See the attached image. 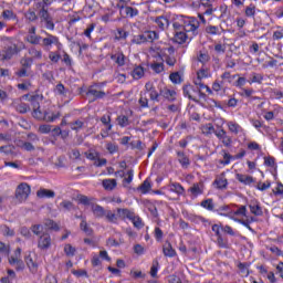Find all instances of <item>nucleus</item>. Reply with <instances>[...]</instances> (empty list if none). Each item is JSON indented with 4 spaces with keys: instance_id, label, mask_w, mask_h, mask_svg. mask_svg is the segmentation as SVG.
Instances as JSON below:
<instances>
[{
    "instance_id": "0e129e2a",
    "label": "nucleus",
    "mask_w": 283,
    "mask_h": 283,
    "mask_svg": "<svg viewBox=\"0 0 283 283\" xmlns=\"http://www.w3.org/2000/svg\"><path fill=\"white\" fill-rule=\"evenodd\" d=\"M130 222H133V224H134V227H136V229H143V227H145V223H143V219L140 217H136V213L133 214Z\"/></svg>"
},
{
    "instance_id": "b1692460",
    "label": "nucleus",
    "mask_w": 283,
    "mask_h": 283,
    "mask_svg": "<svg viewBox=\"0 0 283 283\" xmlns=\"http://www.w3.org/2000/svg\"><path fill=\"white\" fill-rule=\"evenodd\" d=\"M188 32L184 30H175L174 41L175 43H178V45H182L184 43H187V40L189 39Z\"/></svg>"
},
{
    "instance_id": "ddd939ff",
    "label": "nucleus",
    "mask_w": 283,
    "mask_h": 283,
    "mask_svg": "<svg viewBox=\"0 0 283 283\" xmlns=\"http://www.w3.org/2000/svg\"><path fill=\"white\" fill-rule=\"evenodd\" d=\"M43 38L36 34V27H31L29 29V34L25 38V41L31 45H41V40Z\"/></svg>"
},
{
    "instance_id": "e2e57ef3",
    "label": "nucleus",
    "mask_w": 283,
    "mask_h": 283,
    "mask_svg": "<svg viewBox=\"0 0 283 283\" xmlns=\"http://www.w3.org/2000/svg\"><path fill=\"white\" fill-rule=\"evenodd\" d=\"M217 247H219V249H229V239L219 237L217 239Z\"/></svg>"
},
{
    "instance_id": "423d86ee",
    "label": "nucleus",
    "mask_w": 283,
    "mask_h": 283,
    "mask_svg": "<svg viewBox=\"0 0 283 283\" xmlns=\"http://www.w3.org/2000/svg\"><path fill=\"white\" fill-rule=\"evenodd\" d=\"M185 98H189L193 103H198V97L202 98L203 101L207 98V94L203 92L198 91V88L191 84H186L182 87Z\"/></svg>"
},
{
    "instance_id": "9d476101",
    "label": "nucleus",
    "mask_w": 283,
    "mask_h": 283,
    "mask_svg": "<svg viewBox=\"0 0 283 283\" xmlns=\"http://www.w3.org/2000/svg\"><path fill=\"white\" fill-rule=\"evenodd\" d=\"M41 42H42L41 46L44 50H52V45H61V42L59 41V36L49 32H45V38H42Z\"/></svg>"
},
{
    "instance_id": "2eb2a0df",
    "label": "nucleus",
    "mask_w": 283,
    "mask_h": 283,
    "mask_svg": "<svg viewBox=\"0 0 283 283\" xmlns=\"http://www.w3.org/2000/svg\"><path fill=\"white\" fill-rule=\"evenodd\" d=\"M145 90L146 92L149 93V98L150 101H154L155 103H160V91L158 93V91L156 90V86H154V83L151 82H147L145 84Z\"/></svg>"
},
{
    "instance_id": "aec40b11",
    "label": "nucleus",
    "mask_w": 283,
    "mask_h": 283,
    "mask_svg": "<svg viewBox=\"0 0 283 283\" xmlns=\"http://www.w3.org/2000/svg\"><path fill=\"white\" fill-rule=\"evenodd\" d=\"M176 154L178 163L181 165L182 169H189L191 165V159H189V156H187V154L182 150H177Z\"/></svg>"
},
{
    "instance_id": "6ab92c4d",
    "label": "nucleus",
    "mask_w": 283,
    "mask_h": 283,
    "mask_svg": "<svg viewBox=\"0 0 283 283\" xmlns=\"http://www.w3.org/2000/svg\"><path fill=\"white\" fill-rule=\"evenodd\" d=\"M188 193L191 195L192 198H198V196H202L205 193V184L196 182L189 189Z\"/></svg>"
},
{
    "instance_id": "5701e85b",
    "label": "nucleus",
    "mask_w": 283,
    "mask_h": 283,
    "mask_svg": "<svg viewBox=\"0 0 283 283\" xmlns=\"http://www.w3.org/2000/svg\"><path fill=\"white\" fill-rule=\"evenodd\" d=\"M17 54V46H8L0 51V61H10Z\"/></svg>"
},
{
    "instance_id": "8fccbe9b",
    "label": "nucleus",
    "mask_w": 283,
    "mask_h": 283,
    "mask_svg": "<svg viewBox=\"0 0 283 283\" xmlns=\"http://www.w3.org/2000/svg\"><path fill=\"white\" fill-rule=\"evenodd\" d=\"M169 80L174 85H180L182 83V75H180V72H172L169 75Z\"/></svg>"
},
{
    "instance_id": "20e7f679",
    "label": "nucleus",
    "mask_w": 283,
    "mask_h": 283,
    "mask_svg": "<svg viewBox=\"0 0 283 283\" xmlns=\"http://www.w3.org/2000/svg\"><path fill=\"white\" fill-rule=\"evenodd\" d=\"M158 56L161 60V63H166L168 67H174L176 63H178V60L176 59V48L174 46L159 49Z\"/></svg>"
},
{
    "instance_id": "c85d7f7f",
    "label": "nucleus",
    "mask_w": 283,
    "mask_h": 283,
    "mask_svg": "<svg viewBox=\"0 0 283 283\" xmlns=\"http://www.w3.org/2000/svg\"><path fill=\"white\" fill-rule=\"evenodd\" d=\"M134 211L127 209V208H118L117 209V216L118 218H122V220H132L134 218Z\"/></svg>"
},
{
    "instance_id": "3c124183",
    "label": "nucleus",
    "mask_w": 283,
    "mask_h": 283,
    "mask_svg": "<svg viewBox=\"0 0 283 283\" xmlns=\"http://www.w3.org/2000/svg\"><path fill=\"white\" fill-rule=\"evenodd\" d=\"M275 28H276V30L273 31V34H272L273 41H282V39H283V27L282 25H276Z\"/></svg>"
},
{
    "instance_id": "13d9d810",
    "label": "nucleus",
    "mask_w": 283,
    "mask_h": 283,
    "mask_svg": "<svg viewBox=\"0 0 283 283\" xmlns=\"http://www.w3.org/2000/svg\"><path fill=\"white\" fill-rule=\"evenodd\" d=\"M96 30V23H90L87 24L86 29L83 32V36H86V39H92V32Z\"/></svg>"
},
{
    "instance_id": "1a4fd4ad",
    "label": "nucleus",
    "mask_w": 283,
    "mask_h": 283,
    "mask_svg": "<svg viewBox=\"0 0 283 283\" xmlns=\"http://www.w3.org/2000/svg\"><path fill=\"white\" fill-rule=\"evenodd\" d=\"M21 248H17L13 255L9 258V264H11V266H14L15 264L17 271H23V269H25V263L21 260Z\"/></svg>"
},
{
    "instance_id": "6e6552de",
    "label": "nucleus",
    "mask_w": 283,
    "mask_h": 283,
    "mask_svg": "<svg viewBox=\"0 0 283 283\" xmlns=\"http://www.w3.org/2000/svg\"><path fill=\"white\" fill-rule=\"evenodd\" d=\"M30 193H32V187L28 182H21L15 189V198L20 202H25L30 198Z\"/></svg>"
},
{
    "instance_id": "4468645a",
    "label": "nucleus",
    "mask_w": 283,
    "mask_h": 283,
    "mask_svg": "<svg viewBox=\"0 0 283 283\" xmlns=\"http://www.w3.org/2000/svg\"><path fill=\"white\" fill-rule=\"evenodd\" d=\"M119 14L125 19H134V17H138L139 11L136 8L129 6H122L119 9Z\"/></svg>"
},
{
    "instance_id": "c9c22d12",
    "label": "nucleus",
    "mask_w": 283,
    "mask_h": 283,
    "mask_svg": "<svg viewBox=\"0 0 283 283\" xmlns=\"http://www.w3.org/2000/svg\"><path fill=\"white\" fill-rule=\"evenodd\" d=\"M264 82V74L261 73H252L250 80H248L249 85H253L256 83L258 85H262Z\"/></svg>"
},
{
    "instance_id": "9b49d317",
    "label": "nucleus",
    "mask_w": 283,
    "mask_h": 283,
    "mask_svg": "<svg viewBox=\"0 0 283 283\" xmlns=\"http://www.w3.org/2000/svg\"><path fill=\"white\" fill-rule=\"evenodd\" d=\"M52 247V237L48 232H43L38 239V249L48 251Z\"/></svg>"
},
{
    "instance_id": "473e14b6",
    "label": "nucleus",
    "mask_w": 283,
    "mask_h": 283,
    "mask_svg": "<svg viewBox=\"0 0 283 283\" xmlns=\"http://www.w3.org/2000/svg\"><path fill=\"white\" fill-rule=\"evenodd\" d=\"M132 76L135 81H140L145 76V67L143 65L135 66L132 71Z\"/></svg>"
},
{
    "instance_id": "f704fd0d",
    "label": "nucleus",
    "mask_w": 283,
    "mask_h": 283,
    "mask_svg": "<svg viewBox=\"0 0 283 283\" xmlns=\"http://www.w3.org/2000/svg\"><path fill=\"white\" fill-rule=\"evenodd\" d=\"M102 186L104 187L105 191H114V188L118 187V182L116 179H104L102 181Z\"/></svg>"
},
{
    "instance_id": "69168bd1",
    "label": "nucleus",
    "mask_w": 283,
    "mask_h": 283,
    "mask_svg": "<svg viewBox=\"0 0 283 283\" xmlns=\"http://www.w3.org/2000/svg\"><path fill=\"white\" fill-rule=\"evenodd\" d=\"M154 238L156 242H163V238H165V233L163 232V229H160V227H155Z\"/></svg>"
},
{
    "instance_id": "39448f33",
    "label": "nucleus",
    "mask_w": 283,
    "mask_h": 283,
    "mask_svg": "<svg viewBox=\"0 0 283 283\" xmlns=\"http://www.w3.org/2000/svg\"><path fill=\"white\" fill-rule=\"evenodd\" d=\"M105 85H107V82L93 83L88 86L86 96H88V98H92V103H94V101H101L107 96V93L103 91V87H105Z\"/></svg>"
},
{
    "instance_id": "a19ab883",
    "label": "nucleus",
    "mask_w": 283,
    "mask_h": 283,
    "mask_svg": "<svg viewBox=\"0 0 283 283\" xmlns=\"http://www.w3.org/2000/svg\"><path fill=\"white\" fill-rule=\"evenodd\" d=\"M163 253L166 258H176L177 255L176 250L169 242L164 245Z\"/></svg>"
},
{
    "instance_id": "ea45409f",
    "label": "nucleus",
    "mask_w": 283,
    "mask_h": 283,
    "mask_svg": "<svg viewBox=\"0 0 283 283\" xmlns=\"http://www.w3.org/2000/svg\"><path fill=\"white\" fill-rule=\"evenodd\" d=\"M38 198H54L56 196V192L50 189L42 188L36 191Z\"/></svg>"
},
{
    "instance_id": "c756f323",
    "label": "nucleus",
    "mask_w": 283,
    "mask_h": 283,
    "mask_svg": "<svg viewBox=\"0 0 283 283\" xmlns=\"http://www.w3.org/2000/svg\"><path fill=\"white\" fill-rule=\"evenodd\" d=\"M52 3H56V0H42L40 2L34 3L35 10H39V12H43V10H48Z\"/></svg>"
},
{
    "instance_id": "f3484780",
    "label": "nucleus",
    "mask_w": 283,
    "mask_h": 283,
    "mask_svg": "<svg viewBox=\"0 0 283 283\" xmlns=\"http://www.w3.org/2000/svg\"><path fill=\"white\" fill-rule=\"evenodd\" d=\"M169 191L170 193H176L179 198L187 196V190H185V187L180 182H170Z\"/></svg>"
},
{
    "instance_id": "f03ea898",
    "label": "nucleus",
    "mask_w": 283,
    "mask_h": 283,
    "mask_svg": "<svg viewBox=\"0 0 283 283\" xmlns=\"http://www.w3.org/2000/svg\"><path fill=\"white\" fill-rule=\"evenodd\" d=\"M33 112L32 116L33 118H36L38 120H45L46 123H54V120H57V118H61V113H54L52 111H45L41 112V104L36 102V99H31Z\"/></svg>"
},
{
    "instance_id": "dca6fc26",
    "label": "nucleus",
    "mask_w": 283,
    "mask_h": 283,
    "mask_svg": "<svg viewBox=\"0 0 283 283\" xmlns=\"http://www.w3.org/2000/svg\"><path fill=\"white\" fill-rule=\"evenodd\" d=\"M199 10H203L206 17H211L216 9H213V1L211 0H200Z\"/></svg>"
},
{
    "instance_id": "72a5a7b5",
    "label": "nucleus",
    "mask_w": 283,
    "mask_h": 283,
    "mask_svg": "<svg viewBox=\"0 0 283 283\" xmlns=\"http://www.w3.org/2000/svg\"><path fill=\"white\" fill-rule=\"evenodd\" d=\"M200 207H202V209H206V211H211V212L216 211V203L211 198L202 200L200 202Z\"/></svg>"
},
{
    "instance_id": "774afa93",
    "label": "nucleus",
    "mask_w": 283,
    "mask_h": 283,
    "mask_svg": "<svg viewBox=\"0 0 283 283\" xmlns=\"http://www.w3.org/2000/svg\"><path fill=\"white\" fill-rule=\"evenodd\" d=\"M21 149H24V151H34L36 148L34 147V144L31 142H21L20 145Z\"/></svg>"
},
{
    "instance_id": "4c0bfd02",
    "label": "nucleus",
    "mask_w": 283,
    "mask_h": 283,
    "mask_svg": "<svg viewBox=\"0 0 283 283\" xmlns=\"http://www.w3.org/2000/svg\"><path fill=\"white\" fill-rule=\"evenodd\" d=\"M149 67L155 74H163V72H165L164 62H153L150 63Z\"/></svg>"
},
{
    "instance_id": "de8ad7c7",
    "label": "nucleus",
    "mask_w": 283,
    "mask_h": 283,
    "mask_svg": "<svg viewBox=\"0 0 283 283\" xmlns=\"http://www.w3.org/2000/svg\"><path fill=\"white\" fill-rule=\"evenodd\" d=\"M29 54L32 56V59H35L38 61H41L43 59V51L41 49H36L34 46L29 49Z\"/></svg>"
},
{
    "instance_id": "680f3d73",
    "label": "nucleus",
    "mask_w": 283,
    "mask_h": 283,
    "mask_svg": "<svg viewBox=\"0 0 283 283\" xmlns=\"http://www.w3.org/2000/svg\"><path fill=\"white\" fill-rule=\"evenodd\" d=\"M237 266L240 273H242V275H244L245 277H249V266H251L249 263L239 262Z\"/></svg>"
},
{
    "instance_id": "f257e3e1",
    "label": "nucleus",
    "mask_w": 283,
    "mask_h": 283,
    "mask_svg": "<svg viewBox=\"0 0 283 283\" xmlns=\"http://www.w3.org/2000/svg\"><path fill=\"white\" fill-rule=\"evenodd\" d=\"M174 30H184L192 36H198L200 30V21L196 17L176 15L172 20Z\"/></svg>"
},
{
    "instance_id": "603ef678",
    "label": "nucleus",
    "mask_w": 283,
    "mask_h": 283,
    "mask_svg": "<svg viewBox=\"0 0 283 283\" xmlns=\"http://www.w3.org/2000/svg\"><path fill=\"white\" fill-rule=\"evenodd\" d=\"M250 208V212L253 214V216H262L264 212L262 211V207H260L259 203H251L249 206Z\"/></svg>"
},
{
    "instance_id": "6e6d98bb",
    "label": "nucleus",
    "mask_w": 283,
    "mask_h": 283,
    "mask_svg": "<svg viewBox=\"0 0 283 283\" xmlns=\"http://www.w3.org/2000/svg\"><path fill=\"white\" fill-rule=\"evenodd\" d=\"M64 253L67 258H74L76 255V248L72 247V244L67 243L64 245Z\"/></svg>"
},
{
    "instance_id": "7c9ffc66",
    "label": "nucleus",
    "mask_w": 283,
    "mask_h": 283,
    "mask_svg": "<svg viewBox=\"0 0 283 283\" xmlns=\"http://www.w3.org/2000/svg\"><path fill=\"white\" fill-rule=\"evenodd\" d=\"M193 83H195L198 92H202V90H206V92H207V94H209V96L213 95V91L211 90V87H209V85L202 83V80H195Z\"/></svg>"
},
{
    "instance_id": "864d4df0",
    "label": "nucleus",
    "mask_w": 283,
    "mask_h": 283,
    "mask_svg": "<svg viewBox=\"0 0 283 283\" xmlns=\"http://www.w3.org/2000/svg\"><path fill=\"white\" fill-rule=\"evenodd\" d=\"M158 271H160V263L158 262V260H154L150 266V275L153 277H158Z\"/></svg>"
},
{
    "instance_id": "7ed1b4c3",
    "label": "nucleus",
    "mask_w": 283,
    "mask_h": 283,
    "mask_svg": "<svg viewBox=\"0 0 283 283\" xmlns=\"http://www.w3.org/2000/svg\"><path fill=\"white\" fill-rule=\"evenodd\" d=\"M244 14L248 19H253L254 23H258V25H266V22L262 19H269V13L266 11L258 10L255 4L251 3L245 7Z\"/></svg>"
},
{
    "instance_id": "4be33fe9",
    "label": "nucleus",
    "mask_w": 283,
    "mask_h": 283,
    "mask_svg": "<svg viewBox=\"0 0 283 283\" xmlns=\"http://www.w3.org/2000/svg\"><path fill=\"white\" fill-rule=\"evenodd\" d=\"M111 61H114L117 64V67H124L125 63H127V56H125L123 51H119L111 55Z\"/></svg>"
},
{
    "instance_id": "f8f14e48",
    "label": "nucleus",
    "mask_w": 283,
    "mask_h": 283,
    "mask_svg": "<svg viewBox=\"0 0 283 283\" xmlns=\"http://www.w3.org/2000/svg\"><path fill=\"white\" fill-rule=\"evenodd\" d=\"M216 137L222 143L223 147H231L233 145V137H231L224 128L217 130Z\"/></svg>"
},
{
    "instance_id": "58836bf2",
    "label": "nucleus",
    "mask_w": 283,
    "mask_h": 283,
    "mask_svg": "<svg viewBox=\"0 0 283 283\" xmlns=\"http://www.w3.org/2000/svg\"><path fill=\"white\" fill-rule=\"evenodd\" d=\"M197 61L198 63H201V65H209V61H211V56L207 52L200 51L197 54Z\"/></svg>"
},
{
    "instance_id": "e433bc0d",
    "label": "nucleus",
    "mask_w": 283,
    "mask_h": 283,
    "mask_svg": "<svg viewBox=\"0 0 283 283\" xmlns=\"http://www.w3.org/2000/svg\"><path fill=\"white\" fill-rule=\"evenodd\" d=\"M206 32L210 34V36H220V34H222V27L208 25L206 27Z\"/></svg>"
},
{
    "instance_id": "0eeeda50",
    "label": "nucleus",
    "mask_w": 283,
    "mask_h": 283,
    "mask_svg": "<svg viewBox=\"0 0 283 283\" xmlns=\"http://www.w3.org/2000/svg\"><path fill=\"white\" fill-rule=\"evenodd\" d=\"M38 15L40 18V23L45 28V30H50L54 32L56 28V23H54V18L50 14L49 10L38 11Z\"/></svg>"
},
{
    "instance_id": "412c9836",
    "label": "nucleus",
    "mask_w": 283,
    "mask_h": 283,
    "mask_svg": "<svg viewBox=\"0 0 283 283\" xmlns=\"http://www.w3.org/2000/svg\"><path fill=\"white\" fill-rule=\"evenodd\" d=\"M24 261H25V264L30 271V273H32V275H36V273H39V263H36L34 261V259H32V255L31 254H28L25 258H24Z\"/></svg>"
},
{
    "instance_id": "2f4dec72",
    "label": "nucleus",
    "mask_w": 283,
    "mask_h": 283,
    "mask_svg": "<svg viewBox=\"0 0 283 283\" xmlns=\"http://www.w3.org/2000/svg\"><path fill=\"white\" fill-rule=\"evenodd\" d=\"M235 178L239 182H241V185H253V182H255V179L249 175L237 174Z\"/></svg>"
},
{
    "instance_id": "a878e982",
    "label": "nucleus",
    "mask_w": 283,
    "mask_h": 283,
    "mask_svg": "<svg viewBox=\"0 0 283 283\" xmlns=\"http://www.w3.org/2000/svg\"><path fill=\"white\" fill-rule=\"evenodd\" d=\"M160 96H163V98L166 101H169V103H174V101H176L177 93L171 88L164 87L160 88Z\"/></svg>"
},
{
    "instance_id": "052dcab7",
    "label": "nucleus",
    "mask_w": 283,
    "mask_h": 283,
    "mask_svg": "<svg viewBox=\"0 0 283 283\" xmlns=\"http://www.w3.org/2000/svg\"><path fill=\"white\" fill-rule=\"evenodd\" d=\"M231 216H237L238 218H244L247 216V206H241L237 210L231 212Z\"/></svg>"
},
{
    "instance_id": "4d7b16f0",
    "label": "nucleus",
    "mask_w": 283,
    "mask_h": 283,
    "mask_svg": "<svg viewBox=\"0 0 283 283\" xmlns=\"http://www.w3.org/2000/svg\"><path fill=\"white\" fill-rule=\"evenodd\" d=\"M77 198H78L80 205H84V207H90V205L94 202V198H90L85 195H80Z\"/></svg>"
},
{
    "instance_id": "393cba45",
    "label": "nucleus",
    "mask_w": 283,
    "mask_h": 283,
    "mask_svg": "<svg viewBox=\"0 0 283 283\" xmlns=\"http://www.w3.org/2000/svg\"><path fill=\"white\" fill-rule=\"evenodd\" d=\"M154 22L157 25L158 30H160L161 32H165V30L169 28V18L165 15H159L155 18Z\"/></svg>"
},
{
    "instance_id": "79ce46f5",
    "label": "nucleus",
    "mask_w": 283,
    "mask_h": 283,
    "mask_svg": "<svg viewBox=\"0 0 283 283\" xmlns=\"http://www.w3.org/2000/svg\"><path fill=\"white\" fill-rule=\"evenodd\" d=\"M1 18L4 21H17V13L10 9H4L1 13Z\"/></svg>"
},
{
    "instance_id": "bf43d9fd",
    "label": "nucleus",
    "mask_w": 283,
    "mask_h": 283,
    "mask_svg": "<svg viewBox=\"0 0 283 283\" xmlns=\"http://www.w3.org/2000/svg\"><path fill=\"white\" fill-rule=\"evenodd\" d=\"M116 120L119 127H127L129 125V117H127L126 115L117 116Z\"/></svg>"
},
{
    "instance_id": "49530a36",
    "label": "nucleus",
    "mask_w": 283,
    "mask_h": 283,
    "mask_svg": "<svg viewBox=\"0 0 283 283\" xmlns=\"http://www.w3.org/2000/svg\"><path fill=\"white\" fill-rule=\"evenodd\" d=\"M214 185L217 186V189H227V187H229V180H227L224 175H222L214 180Z\"/></svg>"
},
{
    "instance_id": "cd10ccee",
    "label": "nucleus",
    "mask_w": 283,
    "mask_h": 283,
    "mask_svg": "<svg viewBox=\"0 0 283 283\" xmlns=\"http://www.w3.org/2000/svg\"><path fill=\"white\" fill-rule=\"evenodd\" d=\"M227 126L230 134H234L235 136H238V134H244V128L237 122H228Z\"/></svg>"
},
{
    "instance_id": "338daca9",
    "label": "nucleus",
    "mask_w": 283,
    "mask_h": 283,
    "mask_svg": "<svg viewBox=\"0 0 283 283\" xmlns=\"http://www.w3.org/2000/svg\"><path fill=\"white\" fill-rule=\"evenodd\" d=\"M271 98H274L275 101H282L283 98V92L277 88H272L270 92Z\"/></svg>"
},
{
    "instance_id": "a211bd4d",
    "label": "nucleus",
    "mask_w": 283,
    "mask_h": 283,
    "mask_svg": "<svg viewBox=\"0 0 283 283\" xmlns=\"http://www.w3.org/2000/svg\"><path fill=\"white\" fill-rule=\"evenodd\" d=\"M211 65H201L197 71V81H205V78H211Z\"/></svg>"
},
{
    "instance_id": "5fc2aeb1",
    "label": "nucleus",
    "mask_w": 283,
    "mask_h": 283,
    "mask_svg": "<svg viewBox=\"0 0 283 283\" xmlns=\"http://www.w3.org/2000/svg\"><path fill=\"white\" fill-rule=\"evenodd\" d=\"M15 111L19 112V114H28L30 112V105L27 103L20 102L15 105Z\"/></svg>"
},
{
    "instance_id": "bb28decb",
    "label": "nucleus",
    "mask_w": 283,
    "mask_h": 283,
    "mask_svg": "<svg viewBox=\"0 0 283 283\" xmlns=\"http://www.w3.org/2000/svg\"><path fill=\"white\" fill-rule=\"evenodd\" d=\"M158 39V33L156 31H147L145 34L139 35L138 43H146L147 41L149 43L156 41Z\"/></svg>"
},
{
    "instance_id": "37998d69",
    "label": "nucleus",
    "mask_w": 283,
    "mask_h": 283,
    "mask_svg": "<svg viewBox=\"0 0 283 283\" xmlns=\"http://www.w3.org/2000/svg\"><path fill=\"white\" fill-rule=\"evenodd\" d=\"M69 93L70 90L66 88L65 85H63V83L56 84L54 88V94H56L57 96H67Z\"/></svg>"
},
{
    "instance_id": "09e8293b",
    "label": "nucleus",
    "mask_w": 283,
    "mask_h": 283,
    "mask_svg": "<svg viewBox=\"0 0 283 283\" xmlns=\"http://www.w3.org/2000/svg\"><path fill=\"white\" fill-rule=\"evenodd\" d=\"M92 211L95 218H104V216L106 214L105 208L99 205L93 206Z\"/></svg>"
},
{
    "instance_id": "a18cd8bd",
    "label": "nucleus",
    "mask_w": 283,
    "mask_h": 283,
    "mask_svg": "<svg viewBox=\"0 0 283 283\" xmlns=\"http://www.w3.org/2000/svg\"><path fill=\"white\" fill-rule=\"evenodd\" d=\"M202 134H205V136H211V134L218 133V130H216V127H213V124L208 123L206 125L202 126L201 128Z\"/></svg>"
},
{
    "instance_id": "c03bdc74",
    "label": "nucleus",
    "mask_w": 283,
    "mask_h": 283,
    "mask_svg": "<svg viewBox=\"0 0 283 283\" xmlns=\"http://www.w3.org/2000/svg\"><path fill=\"white\" fill-rule=\"evenodd\" d=\"M77 218L82 219V222L80 223L81 231L86 233V235H92V233H94V230H92V228H90V224H87V221L85 220V218H83V217H77Z\"/></svg>"
}]
</instances>
